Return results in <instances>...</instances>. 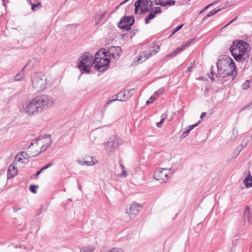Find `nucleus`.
Returning <instances> with one entry per match:
<instances>
[{
  "mask_svg": "<svg viewBox=\"0 0 252 252\" xmlns=\"http://www.w3.org/2000/svg\"><path fill=\"white\" fill-rule=\"evenodd\" d=\"M152 103H153V101L151 100H150V99L146 101V104H149Z\"/></svg>",
  "mask_w": 252,
  "mask_h": 252,
  "instance_id": "obj_52",
  "label": "nucleus"
},
{
  "mask_svg": "<svg viewBox=\"0 0 252 252\" xmlns=\"http://www.w3.org/2000/svg\"><path fill=\"white\" fill-rule=\"evenodd\" d=\"M237 18V17H236L234 19H233V20H232L231 21H230L227 24H226L224 27H227L228 25H230V24H231L232 23H233V22H234L236 19Z\"/></svg>",
  "mask_w": 252,
  "mask_h": 252,
  "instance_id": "obj_46",
  "label": "nucleus"
},
{
  "mask_svg": "<svg viewBox=\"0 0 252 252\" xmlns=\"http://www.w3.org/2000/svg\"><path fill=\"white\" fill-rule=\"evenodd\" d=\"M133 91V89H131L130 90L124 91L126 94L127 98H128V99H129L133 95V93H132Z\"/></svg>",
  "mask_w": 252,
  "mask_h": 252,
  "instance_id": "obj_31",
  "label": "nucleus"
},
{
  "mask_svg": "<svg viewBox=\"0 0 252 252\" xmlns=\"http://www.w3.org/2000/svg\"><path fill=\"white\" fill-rule=\"evenodd\" d=\"M29 3L32 5V10H35V8L41 6V2L39 1H37L36 3H33L31 0H29Z\"/></svg>",
  "mask_w": 252,
  "mask_h": 252,
  "instance_id": "obj_25",
  "label": "nucleus"
},
{
  "mask_svg": "<svg viewBox=\"0 0 252 252\" xmlns=\"http://www.w3.org/2000/svg\"><path fill=\"white\" fill-rule=\"evenodd\" d=\"M90 158L91 159V160H90V161H85L84 162V164H86L88 166L93 165L94 164V161L93 160V158L92 157H90Z\"/></svg>",
  "mask_w": 252,
  "mask_h": 252,
  "instance_id": "obj_35",
  "label": "nucleus"
},
{
  "mask_svg": "<svg viewBox=\"0 0 252 252\" xmlns=\"http://www.w3.org/2000/svg\"><path fill=\"white\" fill-rule=\"evenodd\" d=\"M14 212H16L21 209V208L19 206H15L12 207Z\"/></svg>",
  "mask_w": 252,
  "mask_h": 252,
  "instance_id": "obj_41",
  "label": "nucleus"
},
{
  "mask_svg": "<svg viewBox=\"0 0 252 252\" xmlns=\"http://www.w3.org/2000/svg\"><path fill=\"white\" fill-rule=\"evenodd\" d=\"M147 0H138L135 2V13L137 14L139 11V8H141L140 14H143L150 11V8L148 6Z\"/></svg>",
  "mask_w": 252,
  "mask_h": 252,
  "instance_id": "obj_13",
  "label": "nucleus"
},
{
  "mask_svg": "<svg viewBox=\"0 0 252 252\" xmlns=\"http://www.w3.org/2000/svg\"><path fill=\"white\" fill-rule=\"evenodd\" d=\"M156 13H155L154 11L152 10L150 11L148 16L145 18V23L146 24L149 23V21L155 18Z\"/></svg>",
  "mask_w": 252,
  "mask_h": 252,
  "instance_id": "obj_20",
  "label": "nucleus"
},
{
  "mask_svg": "<svg viewBox=\"0 0 252 252\" xmlns=\"http://www.w3.org/2000/svg\"><path fill=\"white\" fill-rule=\"evenodd\" d=\"M105 14V13H102V14H101L100 15V17H99V20H98V21H97V23H96L97 24L98 23V22H100V21L101 20V19H102L104 17Z\"/></svg>",
  "mask_w": 252,
  "mask_h": 252,
  "instance_id": "obj_44",
  "label": "nucleus"
},
{
  "mask_svg": "<svg viewBox=\"0 0 252 252\" xmlns=\"http://www.w3.org/2000/svg\"><path fill=\"white\" fill-rule=\"evenodd\" d=\"M41 112L51 107L55 103V99L51 96L42 94L35 97Z\"/></svg>",
  "mask_w": 252,
  "mask_h": 252,
  "instance_id": "obj_7",
  "label": "nucleus"
},
{
  "mask_svg": "<svg viewBox=\"0 0 252 252\" xmlns=\"http://www.w3.org/2000/svg\"><path fill=\"white\" fill-rule=\"evenodd\" d=\"M158 97V96H157L156 95H155V94L152 95L150 98V100H151L153 101L154 100H155Z\"/></svg>",
  "mask_w": 252,
  "mask_h": 252,
  "instance_id": "obj_45",
  "label": "nucleus"
},
{
  "mask_svg": "<svg viewBox=\"0 0 252 252\" xmlns=\"http://www.w3.org/2000/svg\"><path fill=\"white\" fill-rule=\"evenodd\" d=\"M249 44L244 41H235L233 42V45L230 48V51L234 59L240 62H244L248 55L246 50Z\"/></svg>",
  "mask_w": 252,
  "mask_h": 252,
  "instance_id": "obj_3",
  "label": "nucleus"
},
{
  "mask_svg": "<svg viewBox=\"0 0 252 252\" xmlns=\"http://www.w3.org/2000/svg\"><path fill=\"white\" fill-rule=\"evenodd\" d=\"M199 123L200 122H198L194 125L188 126L186 128V130L184 132H185V133H186L187 134H189L192 129H193L199 125Z\"/></svg>",
  "mask_w": 252,
  "mask_h": 252,
  "instance_id": "obj_22",
  "label": "nucleus"
},
{
  "mask_svg": "<svg viewBox=\"0 0 252 252\" xmlns=\"http://www.w3.org/2000/svg\"><path fill=\"white\" fill-rule=\"evenodd\" d=\"M211 75L212 76H209V78L211 79V80L213 81L214 80V78H213V71H211Z\"/></svg>",
  "mask_w": 252,
  "mask_h": 252,
  "instance_id": "obj_53",
  "label": "nucleus"
},
{
  "mask_svg": "<svg viewBox=\"0 0 252 252\" xmlns=\"http://www.w3.org/2000/svg\"><path fill=\"white\" fill-rule=\"evenodd\" d=\"M32 88L36 92L43 91L46 87V77L40 73H34L31 76Z\"/></svg>",
  "mask_w": 252,
  "mask_h": 252,
  "instance_id": "obj_5",
  "label": "nucleus"
},
{
  "mask_svg": "<svg viewBox=\"0 0 252 252\" xmlns=\"http://www.w3.org/2000/svg\"><path fill=\"white\" fill-rule=\"evenodd\" d=\"M123 141L118 135L111 136L105 144V150L108 154L114 153L115 150L122 145Z\"/></svg>",
  "mask_w": 252,
  "mask_h": 252,
  "instance_id": "obj_9",
  "label": "nucleus"
},
{
  "mask_svg": "<svg viewBox=\"0 0 252 252\" xmlns=\"http://www.w3.org/2000/svg\"><path fill=\"white\" fill-rule=\"evenodd\" d=\"M164 0L167 1V2H168V1H169L170 4H167V6H171L174 5H175V4L176 2V1L175 0ZM162 1H163V0H162Z\"/></svg>",
  "mask_w": 252,
  "mask_h": 252,
  "instance_id": "obj_37",
  "label": "nucleus"
},
{
  "mask_svg": "<svg viewBox=\"0 0 252 252\" xmlns=\"http://www.w3.org/2000/svg\"><path fill=\"white\" fill-rule=\"evenodd\" d=\"M42 172V171L41 170V169H40V170L39 171H38L36 174H35V176H38L41 172Z\"/></svg>",
  "mask_w": 252,
  "mask_h": 252,
  "instance_id": "obj_54",
  "label": "nucleus"
},
{
  "mask_svg": "<svg viewBox=\"0 0 252 252\" xmlns=\"http://www.w3.org/2000/svg\"><path fill=\"white\" fill-rule=\"evenodd\" d=\"M94 248L93 246L86 247L80 249V252H92Z\"/></svg>",
  "mask_w": 252,
  "mask_h": 252,
  "instance_id": "obj_23",
  "label": "nucleus"
},
{
  "mask_svg": "<svg viewBox=\"0 0 252 252\" xmlns=\"http://www.w3.org/2000/svg\"><path fill=\"white\" fill-rule=\"evenodd\" d=\"M134 22L133 17L124 16L121 19L118 24V27L124 31H128Z\"/></svg>",
  "mask_w": 252,
  "mask_h": 252,
  "instance_id": "obj_12",
  "label": "nucleus"
},
{
  "mask_svg": "<svg viewBox=\"0 0 252 252\" xmlns=\"http://www.w3.org/2000/svg\"><path fill=\"white\" fill-rule=\"evenodd\" d=\"M54 164H55V163L53 161H51L49 163L46 164L45 166L42 167L41 168V169L42 171H43L44 170L51 167L52 166L54 165Z\"/></svg>",
  "mask_w": 252,
  "mask_h": 252,
  "instance_id": "obj_30",
  "label": "nucleus"
},
{
  "mask_svg": "<svg viewBox=\"0 0 252 252\" xmlns=\"http://www.w3.org/2000/svg\"><path fill=\"white\" fill-rule=\"evenodd\" d=\"M194 40V39H190V40H189L185 44H183V46L184 47L187 46V45H188L193 40Z\"/></svg>",
  "mask_w": 252,
  "mask_h": 252,
  "instance_id": "obj_43",
  "label": "nucleus"
},
{
  "mask_svg": "<svg viewBox=\"0 0 252 252\" xmlns=\"http://www.w3.org/2000/svg\"><path fill=\"white\" fill-rule=\"evenodd\" d=\"M153 11L155 12V13L158 14L161 12V8L159 7H155L154 9H152Z\"/></svg>",
  "mask_w": 252,
  "mask_h": 252,
  "instance_id": "obj_39",
  "label": "nucleus"
},
{
  "mask_svg": "<svg viewBox=\"0 0 252 252\" xmlns=\"http://www.w3.org/2000/svg\"><path fill=\"white\" fill-rule=\"evenodd\" d=\"M20 155L18 154L16 156V158L17 159V161L19 162L23 163V158L22 157H20Z\"/></svg>",
  "mask_w": 252,
  "mask_h": 252,
  "instance_id": "obj_40",
  "label": "nucleus"
},
{
  "mask_svg": "<svg viewBox=\"0 0 252 252\" xmlns=\"http://www.w3.org/2000/svg\"><path fill=\"white\" fill-rule=\"evenodd\" d=\"M28 154H27L26 153L21 152L19 155L21 157L25 159L29 158L30 157H32V156H31L30 153L28 152Z\"/></svg>",
  "mask_w": 252,
  "mask_h": 252,
  "instance_id": "obj_26",
  "label": "nucleus"
},
{
  "mask_svg": "<svg viewBox=\"0 0 252 252\" xmlns=\"http://www.w3.org/2000/svg\"><path fill=\"white\" fill-rule=\"evenodd\" d=\"M18 173V170L15 167V163L14 161L9 165L7 170V178H11L15 176Z\"/></svg>",
  "mask_w": 252,
  "mask_h": 252,
  "instance_id": "obj_16",
  "label": "nucleus"
},
{
  "mask_svg": "<svg viewBox=\"0 0 252 252\" xmlns=\"http://www.w3.org/2000/svg\"><path fill=\"white\" fill-rule=\"evenodd\" d=\"M241 146L242 148H244L245 146H246V145H244L243 144H241Z\"/></svg>",
  "mask_w": 252,
  "mask_h": 252,
  "instance_id": "obj_57",
  "label": "nucleus"
},
{
  "mask_svg": "<svg viewBox=\"0 0 252 252\" xmlns=\"http://www.w3.org/2000/svg\"><path fill=\"white\" fill-rule=\"evenodd\" d=\"M143 206L140 204L137 203L135 202H133L129 209H126V213L128 214H131L133 215H137L139 212V210L138 208H142Z\"/></svg>",
  "mask_w": 252,
  "mask_h": 252,
  "instance_id": "obj_15",
  "label": "nucleus"
},
{
  "mask_svg": "<svg viewBox=\"0 0 252 252\" xmlns=\"http://www.w3.org/2000/svg\"><path fill=\"white\" fill-rule=\"evenodd\" d=\"M94 64L93 55L89 52H85L80 57L78 67L83 71L89 72Z\"/></svg>",
  "mask_w": 252,
  "mask_h": 252,
  "instance_id": "obj_6",
  "label": "nucleus"
},
{
  "mask_svg": "<svg viewBox=\"0 0 252 252\" xmlns=\"http://www.w3.org/2000/svg\"><path fill=\"white\" fill-rule=\"evenodd\" d=\"M244 182L247 188H250L252 187V177L250 174L247 176V178L244 180Z\"/></svg>",
  "mask_w": 252,
  "mask_h": 252,
  "instance_id": "obj_18",
  "label": "nucleus"
},
{
  "mask_svg": "<svg viewBox=\"0 0 252 252\" xmlns=\"http://www.w3.org/2000/svg\"><path fill=\"white\" fill-rule=\"evenodd\" d=\"M24 68L20 70L14 77L15 81H18L21 80L25 76L24 72Z\"/></svg>",
  "mask_w": 252,
  "mask_h": 252,
  "instance_id": "obj_19",
  "label": "nucleus"
},
{
  "mask_svg": "<svg viewBox=\"0 0 252 252\" xmlns=\"http://www.w3.org/2000/svg\"><path fill=\"white\" fill-rule=\"evenodd\" d=\"M44 211V208L43 206H41L40 209H39V212L38 214H41L43 211Z\"/></svg>",
  "mask_w": 252,
  "mask_h": 252,
  "instance_id": "obj_49",
  "label": "nucleus"
},
{
  "mask_svg": "<svg viewBox=\"0 0 252 252\" xmlns=\"http://www.w3.org/2000/svg\"><path fill=\"white\" fill-rule=\"evenodd\" d=\"M127 99H128V98H127V96L126 95L125 92L123 91V92L118 93L116 95V98L115 99L110 100L107 102V104H109L112 103L113 101H116V100L123 101H126Z\"/></svg>",
  "mask_w": 252,
  "mask_h": 252,
  "instance_id": "obj_17",
  "label": "nucleus"
},
{
  "mask_svg": "<svg viewBox=\"0 0 252 252\" xmlns=\"http://www.w3.org/2000/svg\"><path fill=\"white\" fill-rule=\"evenodd\" d=\"M212 5V3L210 4H208V5H207L206 7H205L203 9H204V10H207L208 8H209V7L210 6H211V5Z\"/></svg>",
  "mask_w": 252,
  "mask_h": 252,
  "instance_id": "obj_51",
  "label": "nucleus"
},
{
  "mask_svg": "<svg viewBox=\"0 0 252 252\" xmlns=\"http://www.w3.org/2000/svg\"><path fill=\"white\" fill-rule=\"evenodd\" d=\"M159 49L160 47L159 46H154L150 48L149 51L140 53L137 59V62L141 61L142 62L146 61L150 57L156 55L159 51Z\"/></svg>",
  "mask_w": 252,
  "mask_h": 252,
  "instance_id": "obj_11",
  "label": "nucleus"
},
{
  "mask_svg": "<svg viewBox=\"0 0 252 252\" xmlns=\"http://www.w3.org/2000/svg\"><path fill=\"white\" fill-rule=\"evenodd\" d=\"M250 87V81L246 80L245 82L242 85V88L243 90H246Z\"/></svg>",
  "mask_w": 252,
  "mask_h": 252,
  "instance_id": "obj_27",
  "label": "nucleus"
},
{
  "mask_svg": "<svg viewBox=\"0 0 252 252\" xmlns=\"http://www.w3.org/2000/svg\"><path fill=\"white\" fill-rule=\"evenodd\" d=\"M107 252H123V251L121 249L113 248Z\"/></svg>",
  "mask_w": 252,
  "mask_h": 252,
  "instance_id": "obj_38",
  "label": "nucleus"
},
{
  "mask_svg": "<svg viewBox=\"0 0 252 252\" xmlns=\"http://www.w3.org/2000/svg\"><path fill=\"white\" fill-rule=\"evenodd\" d=\"M183 26V24H181L176 27L174 30L172 31V35L175 34L176 32L179 31L180 29L182 28Z\"/></svg>",
  "mask_w": 252,
  "mask_h": 252,
  "instance_id": "obj_33",
  "label": "nucleus"
},
{
  "mask_svg": "<svg viewBox=\"0 0 252 252\" xmlns=\"http://www.w3.org/2000/svg\"><path fill=\"white\" fill-rule=\"evenodd\" d=\"M2 3H3V5L4 6H5V0H2Z\"/></svg>",
  "mask_w": 252,
  "mask_h": 252,
  "instance_id": "obj_56",
  "label": "nucleus"
},
{
  "mask_svg": "<svg viewBox=\"0 0 252 252\" xmlns=\"http://www.w3.org/2000/svg\"><path fill=\"white\" fill-rule=\"evenodd\" d=\"M188 134H187L186 133H185V132H184L182 134V135H181V138L182 139H183L184 138H185L186 136H187Z\"/></svg>",
  "mask_w": 252,
  "mask_h": 252,
  "instance_id": "obj_47",
  "label": "nucleus"
},
{
  "mask_svg": "<svg viewBox=\"0 0 252 252\" xmlns=\"http://www.w3.org/2000/svg\"><path fill=\"white\" fill-rule=\"evenodd\" d=\"M250 209H249V207H247L246 208V209L245 210V211L244 217L245 218H247L248 220H249V217H250Z\"/></svg>",
  "mask_w": 252,
  "mask_h": 252,
  "instance_id": "obj_34",
  "label": "nucleus"
},
{
  "mask_svg": "<svg viewBox=\"0 0 252 252\" xmlns=\"http://www.w3.org/2000/svg\"><path fill=\"white\" fill-rule=\"evenodd\" d=\"M204 11H205V10H204V9H203L202 10H201V11H200V13H202V12H203Z\"/></svg>",
  "mask_w": 252,
  "mask_h": 252,
  "instance_id": "obj_58",
  "label": "nucleus"
},
{
  "mask_svg": "<svg viewBox=\"0 0 252 252\" xmlns=\"http://www.w3.org/2000/svg\"><path fill=\"white\" fill-rule=\"evenodd\" d=\"M171 171H173L174 172L175 170L172 169V168H158L154 173V178L160 182H166L171 176V175H169Z\"/></svg>",
  "mask_w": 252,
  "mask_h": 252,
  "instance_id": "obj_10",
  "label": "nucleus"
},
{
  "mask_svg": "<svg viewBox=\"0 0 252 252\" xmlns=\"http://www.w3.org/2000/svg\"><path fill=\"white\" fill-rule=\"evenodd\" d=\"M250 108H252V103H250V104L246 106L245 107L243 108V109L246 110V109H249Z\"/></svg>",
  "mask_w": 252,
  "mask_h": 252,
  "instance_id": "obj_42",
  "label": "nucleus"
},
{
  "mask_svg": "<svg viewBox=\"0 0 252 252\" xmlns=\"http://www.w3.org/2000/svg\"><path fill=\"white\" fill-rule=\"evenodd\" d=\"M23 111L29 116H34L41 112L35 97L23 105Z\"/></svg>",
  "mask_w": 252,
  "mask_h": 252,
  "instance_id": "obj_8",
  "label": "nucleus"
},
{
  "mask_svg": "<svg viewBox=\"0 0 252 252\" xmlns=\"http://www.w3.org/2000/svg\"><path fill=\"white\" fill-rule=\"evenodd\" d=\"M190 67H189L188 68V70L190 71Z\"/></svg>",
  "mask_w": 252,
  "mask_h": 252,
  "instance_id": "obj_59",
  "label": "nucleus"
},
{
  "mask_svg": "<svg viewBox=\"0 0 252 252\" xmlns=\"http://www.w3.org/2000/svg\"><path fill=\"white\" fill-rule=\"evenodd\" d=\"M165 91V89L163 88H161L158 89V91L155 92V95H156L157 96H158L160 95L163 94Z\"/></svg>",
  "mask_w": 252,
  "mask_h": 252,
  "instance_id": "obj_28",
  "label": "nucleus"
},
{
  "mask_svg": "<svg viewBox=\"0 0 252 252\" xmlns=\"http://www.w3.org/2000/svg\"><path fill=\"white\" fill-rule=\"evenodd\" d=\"M198 79H199V80H202V78H201V77L198 78Z\"/></svg>",
  "mask_w": 252,
  "mask_h": 252,
  "instance_id": "obj_60",
  "label": "nucleus"
},
{
  "mask_svg": "<svg viewBox=\"0 0 252 252\" xmlns=\"http://www.w3.org/2000/svg\"><path fill=\"white\" fill-rule=\"evenodd\" d=\"M85 161H82V160H78L77 162L81 165H84V162Z\"/></svg>",
  "mask_w": 252,
  "mask_h": 252,
  "instance_id": "obj_55",
  "label": "nucleus"
},
{
  "mask_svg": "<svg viewBox=\"0 0 252 252\" xmlns=\"http://www.w3.org/2000/svg\"><path fill=\"white\" fill-rule=\"evenodd\" d=\"M150 3L149 4V5L148 6L149 7V8H150V10L152 9V7L153 6V1H152V2H149Z\"/></svg>",
  "mask_w": 252,
  "mask_h": 252,
  "instance_id": "obj_50",
  "label": "nucleus"
},
{
  "mask_svg": "<svg viewBox=\"0 0 252 252\" xmlns=\"http://www.w3.org/2000/svg\"><path fill=\"white\" fill-rule=\"evenodd\" d=\"M38 187L35 185H31L30 187V190L31 192L35 193L37 192V189Z\"/></svg>",
  "mask_w": 252,
  "mask_h": 252,
  "instance_id": "obj_32",
  "label": "nucleus"
},
{
  "mask_svg": "<svg viewBox=\"0 0 252 252\" xmlns=\"http://www.w3.org/2000/svg\"><path fill=\"white\" fill-rule=\"evenodd\" d=\"M206 115V112H203L201 115H200V118L201 119H202L203 118H204V117H205Z\"/></svg>",
  "mask_w": 252,
  "mask_h": 252,
  "instance_id": "obj_48",
  "label": "nucleus"
},
{
  "mask_svg": "<svg viewBox=\"0 0 252 252\" xmlns=\"http://www.w3.org/2000/svg\"><path fill=\"white\" fill-rule=\"evenodd\" d=\"M217 66L219 74L223 78L231 77L232 81L237 76L236 66L233 60L228 56H220Z\"/></svg>",
  "mask_w": 252,
  "mask_h": 252,
  "instance_id": "obj_1",
  "label": "nucleus"
},
{
  "mask_svg": "<svg viewBox=\"0 0 252 252\" xmlns=\"http://www.w3.org/2000/svg\"><path fill=\"white\" fill-rule=\"evenodd\" d=\"M122 52V49L119 46H111L107 53L109 54L113 59L117 60L120 57V54Z\"/></svg>",
  "mask_w": 252,
  "mask_h": 252,
  "instance_id": "obj_14",
  "label": "nucleus"
},
{
  "mask_svg": "<svg viewBox=\"0 0 252 252\" xmlns=\"http://www.w3.org/2000/svg\"><path fill=\"white\" fill-rule=\"evenodd\" d=\"M165 119H166V117H164L162 118L160 121L159 122L157 123V126L158 127H160L162 126V124Z\"/></svg>",
  "mask_w": 252,
  "mask_h": 252,
  "instance_id": "obj_36",
  "label": "nucleus"
},
{
  "mask_svg": "<svg viewBox=\"0 0 252 252\" xmlns=\"http://www.w3.org/2000/svg\"><path fill=\"white\" fill-rule=\"evenodd\" d=\"M120 166L122 170V173L118 175L120 177H126L127 176V171L125 167L122 164H120Z\"/></svg>",
  "mask_w": 252,
  "mask_h": 252,
  "instance_id": "obj_21",
  "label": "nucleus"
},
{
  "mask_svg": "<svg viewBox=\"0 0 252 252\" xmlns=\"http://www.w3.org/2000/svg\"><path fill=\"white\" fill-rule=\"evenodd\" d=\"M51 139L49 137L39 136L36 140L31 142L28 147V152L31 156L35 157L45 151L50 146Z\"/></svg>",
  "mask_w": 252,
  "mask_h": 252,
  "instance_id": "obj_2",
  "label": "nucleus"
},
{
  "mask_svg": "<svg viewBox=\"0 0 252 252\" xmlns=\"http://www.w3.org/2000/svg\"><path fill=\"white\" fill-rule=\"evenodd\" d=\"M220 10V9H218V10H215V9H214L211 11H210L208 14L207 15L205 16L203 18V21H204L207 18H208L209 17H211L212 16H213L214 14L217 13L218 12H219V11Z\"/></svg>",
  "mask_w": 252,
  "mask_h": 252,
  "instance_id": "obj_24",
  "label": "nucleus"
},
{
  "mask_svg": "<svg viewBox=\"0 0 252 252\" xmlns=\"http://www.w3.org/2000/svg\"><path fill=\"white\" fill-rule=\"evenodd\" d=\"M106 56V53L104 49L99 50L95 53L94 59V67L96 70L102 72L108 68L110 60L107 58H105Z\"/></svg>",
  "mask_w": 252,
  "mask_h": 252,
  "instance_id": "obj_4",
  "label": "nucleus"
},
{
  "mask_svg": "<svg viewBox=\"0 0 252 252\" xmlns=\"http://www.w3.org/2000/svg\"><path fill=\"white\" fill-rule=\"evenodd\" d=\"M184 48L183 46L180 48V47H178L176 50H175L174 52H173V53H171L170 54H169L168 55V56H174L175 55H176L177 54H178V52L180 51H181L182 50V49Z\"/></svg>",
  "mask_w": 252,
  "mask_h": 252,
  "instance_id": "obj_29",
  "label": "nucleus"
}]
</instances>
